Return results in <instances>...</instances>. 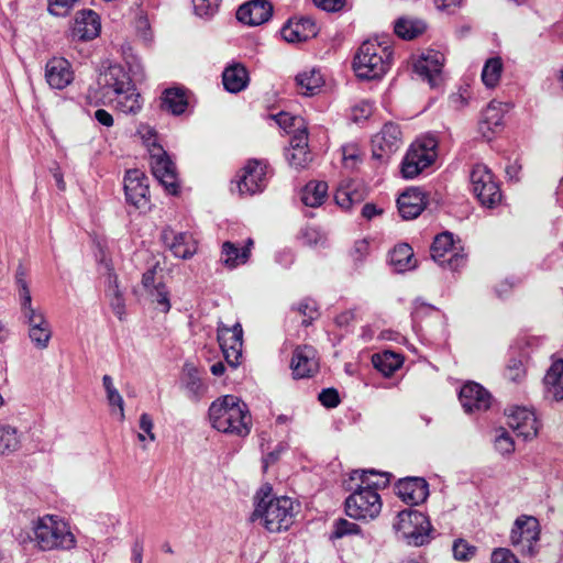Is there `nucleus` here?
I'll return each instance as SVG.
<instances>
[{
	"label": "nucleus",
	"instance_id": "nucleus-13",
	"mask_svg": "<svg viewBox=\"0 0 563 563\" xmlns=\"http://www.w3.org/2000/svg\"><path fill=\"white\" fill-rule=\"evenodd\" d=\"M400 128L393 122H388L373 137L372 156L379 163H387L393 154H395L400 148Z\"/></svg>",
	"mask_w": 563,
	"mask_h": 563
},
{
	"label": "nucleus",
	"instance_id": "nucleus-7",
	"mask_svg": "<svg viewBox=\"0 0 563 563\" xmlns=\"http://www.w3.org/2000/svg\"><path fill=\"white\" fill-rule=\"evenodd\" d=\"M146 144L150 148V164L154 177L173 195L177 194L178 181L174 163L167 153L156 144L155 134L146 129Z\"/></svg>",
	"mask_w": 563,
	"mask_h": 563
},
{
	"label": "nucleus",
	"instance_id": "nucleus-5",
	"mask_svg": "<svg viewBox=\"0 0 563 563\" xmlns=\"http://www.w3.org/2000/svg\"><path fill=\"white\" fill-rule=\"evenodd\" d=\"M33 531L34 542L42 551H69L76 547V538L69 526L57 516L38 518Z\"/></svg>",
	"mask_w": 563,
	"mask_h": 563
},
{
	"label": "nucleus",
	"instance_id": "nucleus-55",
	"mask_svg": "<svg viewBox=\"0 0 563 563\" xmlns=\"http://www.w3.org/2000/svg\"><path fill=\"white\" fill-rule=\"evenodd\" d=\"M78 0H49L48 11L53 15H66Z\"/></svg>",
	"mask_w": 563,
	"mask_h": 563
},
{
	"label": "nucleus",
	"instance_id": "nucleus-2",
	"mask_svg": "<svg viewBox=\"0 0 563 563\" xmlns=\"http://www.w3.org/2000/svg\"><path fill=\"white\" fill-rule=\"evenodd\" d=\"M209 420L219 432L238 438L247 437L252 428L247 405L233 395L222 396L211 404Z\"/></svg>",
	"mask_w": 563,
	"mask_h": 563
},
{
	"label": "nucleus",
	"instance_id": "nucleus-63",
	"mask_svg": "<svg viewBox=\"0 0 563 563\" xmlns=\"http://www.w3.org/2000/svg\"><path fill=\"white\" fill-rule=\"evenodd\" d=\"M372 112V107L368 102H363L353 108V115L355 120L368 118Z\"/></svg>",
	"mask_w": 563,
	"mask_h": 563
},
{
	"label": "nucleus",
	"instance_id": "nucleus-59",
	"mask_svg": "<svg viewBox=\"0 0 563 563\" xmlns=\"http://www.w3.org/2000/svg\"><path fill=\"white\" fill-rule=\"evenodd\" d=\"M509 379L516 382L525 375L523 364L518 360H512L507 367Z\"/></svg>",
	"mask_w": 563,
	"mask_h": 563
},
{
	"label": "nucleus",
	"instance_id": "nucleus-39",
	"mask_svg": "<svg viewBox=\"0 0 563 563\" xmlns=\"http://www.w3.org/2000/svg\"><path fill=\"white\" fill-rule=\"evenodd\" d=\"M328 192V184L324 181H310L302 189L301 200L311 208L320 207Z\"/></svg>",
	"mask_w": 563,
	"mask_h": 563
},
{
	"label": "nucleus",
	"instance_id": "nucleus-38",
	"mask_svg": "<svg viewBox=\"0 0 563 563\" xmlns=\"http://www.w3.org/2000/svg\"><path fill=\"white\" fill-rule=\"evenodd\" d=\"M499 106L500 103L493 100L488 103L483 113L479 129L483 135L486 137H489V134L494 133L495 129L503 124V113Z\"/></svg>",
	"mask_w": 563,
	"mask_h": 563
},
{
	"label": "nucleus",
	"instance_id": "nucleus-23",
	"mask_svg": "<svg viewBox=\"0 0 563 563\" xmlns=\"http://www.w3.org/2000/svg\"><path fill=\"white\" fill-rule=\"evenodd\" d=\"M273 14V5L266 0H251L236 11V19L247 25H261Z\"/></svg>",
	"mask_w": 563,
	"mask_h": 563
},
{
	"label": "nucleus",
	"instance_id": "nucleus-61",
	"mask_svg": "<svg viewBox=\"0 0 563 563\" xmlns=\"http://www.w3.org/2000/svg\"><path fill=\"white\" fill-rule=\"evenodd\" d=\"M156 267L157 265H154L143 274L142 285L146 289L147 294L150 290H153V286H157V284H155Z\"/></svg>",
	"mask_w": 563,
	"mask_h": 563
},
{
	"label": "nucleus",
	"instance_id": "nucleus-49",
	"mask_svg": "<svg viewBox=\"0 0 563 563\" xmlns=\"http://www.w3.org/2000/svg\"><path fill=\"white\" fill-rule=\"evenodd\" d=\"M342 159L346 168L354 170L361 163V151L354 145L343 146Z\"/></svg>",
	"mask_w": 563,
	"mask_h": 563
},
{
	"label": "nucleus",
	"instance_id": "nucleus-44",
	"mask_svg": "<svg viewBox=\"0 0 563 563\" xmlns=\"http://www.w3.org/2000/svg\"><path fill=\"white\" fill-rule=\"evenodd\" d=\"M20 446V438L15 428L0 426V453H11Z\"/></svg>",
	"mask_w": 563,
	"mask_h": 563
},
{
	"label": "nucleus",
	"instance_id": "nucleus-32",
	"mask_svg": "<svg viewBox=\"0 0 563 563\" xmlns=\"http://www.w3.org/2000/svg\"><path fill=\"white\" fill-rule=\"evenodd\" d=\"M547 396L554 399H563V360L552 363L544 376Z\"/></svg>",
	"mask_w": 563,
	"mask_h": 563
},
{
	"label": "nucleus",
	"instance_id": "nucleus-30",
	"mask_svg": "<svg viewBox=\"0 0 563 563\" xmlns=\"http://www.w3.org/2000/svg\"><path fill=\"white\" fill-rule=\"evenodd\" d=\"M113 96L115 108L122 113H137L142 109V98L133 81Z\"/></svg>",
	"mask_w": 563,
	"mask_h": 563
},
{
	"label": "nucleus",
	"instance_id": "nucleus-21",
	"mask_svg": "<svg viewBox=\"0 0 563 563\" xmlns=\"http://www.w3.org/2000/svg\"><path fill=\"white\" fill-rule=\"evenodd\" d=\"M490 394L477 383L465 384L460 391V401L468 413L485 411L490 407Z\"/></svg>",
	"mask_w": 563,
	"mask_h": 563
},
{
	"label": "nucleus",
	"instance_id": "nucleus-53",
	"mask_svg": "<svg viewBox=\"0 0 563 563\" xmlns=\"http://www.w3.org/2000/svg\"><path fill=\"white\" fill-rule=\"evenodd\" d=\"M184 372L188 378L187 388L194 393H198L201 389V380L196 366L194 364L186 363Z\"/></svg>",
	"mask_w": 563,
	"mask_h": 563
},
{
	"label": "nucleus",
	"instance_id": "nucleus-29",
	"mask_svg": "<svg viewBox=\"0 0 563 563\" xmlns=\"http://www.w3.org/2000/svg\"><path fill=\"white\" fill-rule=\"evenodd\" d=\"M163 240L178 258H189L197 252L195 243L186 233H176L173 230H165L163 232Z\"/></svg>",
	"mask_w": 563,
	"mask_h": 563
},
{
	"label": "nucleus",
	"instance_id": "nucleus-33",
	"mask_svg": "<svg viewBox=\"0 0 563 563\" xmlns=\"http://www.w3.org/2000/svg\"><path fill=\"white\" fill-rule=\"evenodd\" d=\"M162 108L174 115L183 114L188 107L186 91L179 87L167 88L162 93Z\"/></svg>",
	"mask_w": 563,
	"mask_h": 563
},
{
	"label": "nucleus",
	"instance_id": "nucleus-17",
	"mask_svg": "<svg viewBox=\"0 0 563 563\" xmlns=\"http://www.w3.org/2000/svg\"><path fill=\"white\" fill-rule=\"evenodd\" d=\"M507 424L518 437L532 440L538 434V420L534 412L525 407H516L507 413Z\"/></svg>",
	"mask_w": 563,
	"mask_h": 563
},
{
	"label": "nucleus",
	"instance_id": "nucleus-42",
	"mask_svg": "<svg viewBox=\"0 0 563 563\" xmlns=\"http://www.w3.org/2000/svg\"><path fill=\"white\" fill-rule=\"evenodd\" d=\"M277 124L287 133L295 134L300 132H308L303 118L299 115H291L287 112H279L273 115Z\"/></svg>",
	"mask_w": 563,
	"mask_h": 563
},
{
	"label": "nucleus",
	"instance_id": "nucleus-54",
	"mask_svg": "<svg viewBox=\"0 0 563 563\" xmlns=\"http://www.w3.org/2000/svg\"><path fill=\"white\" fill-rule=\"evenodd\" d=\"M490 563H520V561L509 549L497 548L492 552Z\"/></svg>",
	"mask_w": 563,
	"mask_h": 563
},
{
	"label": "nucleus",
	"instance_id": "nucleus-3",
	"mask_svg": "<svg viewBox=\"0 0 563 563\" xmlns=\"http://www.w3.org/2000/svg\"><path fill=\"white\" fill-rule=\"evenodd\" d=\"M297 505L287 496L262 498L255 505L252 521H260L269 533L287 531L295 522Z\"/></svg>",
	"mask_w": 563,
	"mask_h": 563
},
{
	"label": "nucleus",
	"instance_id": "nucleus-43",
	"mask_svg": "<svg viewBox=\"0 0 563 563\" xmlns=\"http://www.w3.org/2000/svg\"><path fill=\"white\" fill-rule=\"evenodd\" d=\"M334 200L338 206L347 210L351 209L355 203L362 202L363 195L362 192L354 189L352 185L347 184L340 186L336 189L334 194Z\"/></svg>",
	"mask_w": 563,
	"mask_h": 563
},
{
	"label": "nucleus",
	"instance_id": "nucleus-22",
	"mask_svg": "<svg viewBox=\"0 0 563 563\" xmlns=\"http://www.w3.org/2000/svg\"><path fill=\"white\" fill-rule=\"evenodd\" d=\"M286 159L289 166L296 170L308 168L312 156L308 148V132L295 133L290 140V146L286 151Z\"/></svg>",
	"mask_w": 563,
	"mask_h": 563
},
{
	"label": "nucleus",
	"instance_id": "nucleus-9",
	"mask_svg": "<svg viewBox=\"0 0 563 563\" xmlns=\"http://www.w3.org/2000/svg\"><path fill=\"white\" fill-rule=\"evenodd\" d=\"M470 178L472 190L483 207L494 209L501 203L500 187L486 165L476 164Z\"/></svg>",
	"mask_w": 563,
	"mask_h": 563
},
{
	"label": "nucleus",
	"instance_id": "nucleus-1",
	"mask_svg": "<svg viewBox=\"0 0 563 563\" xmlns=\"http://www.w3.org/2000/svg\"><path fill=\"white\" fill-rule=\"evenodd\" d=\"M371 475L385 477L387 474L374 470H356L351 473V481H358L356 488L345 499V514L361 521H371L378 517L382 511V499L376 488L379 482L369 478Z\"/></svg>",
	"mask_w": 563,
	"mask_h": 563
},
{
	"label": "nucleus",
	"instance_id": "nucleus-8",
	"mask_svg": "<svg viewBox=\"0 0 563 563\" xmlns=\"http://www.w3.org/2000/svg\"><path fill=\"white\" fill-rule=\"evenodd\" d=\"M438 143L432 137L416 141L407 151L401 163V175L406 179L417 177L424 168L434 163Z\"/></svg>",
	"mask_w": 563,
	"mask_h": 563
},
{
	"label": "nucleus",
	"instance_id": "nucleus-40",
	"mask_svg": "<svg viewBox=\"0 0 563 563\" xmlns=\"http://www.w3.org/2000/svg\"><path fill=\"white\" fill-rule=\"evenodd\" d=\"M412 257V249L404 243L394 247L389 255V262L395 271L405 272L415 267V264L411 262Z\"/></svg>",
	"mask_w": 563,
	"mask_h": 563
},
{
	"label": "nucleus",
	"instance_id": "nucleus-11",
	"mask_svg": "<svg viewBox=\"0 0 563 563\" xmlns=\"http://www.w3.org/2000/svg\"><path fill=\"white\" fill-rule=\"evenodd\" d=\"M430 251L432 260L444 269L455 272L466 263V255L454 247L453 234L450 232L438 234Z\"/></svg>",
	"mask_w": 563,
	"mask_h": 563
},
{
	"label": "nucleus",
	"instance_id": "nucleus-34",
	"mask_svg": "<svg viewBox=\"0 0 563 563\" xmlns=\"http://www.w3.org/2000/svg\"><path fill=\"white\" fill-rule=\"evenodd\" d=\"M220 261L228 269H234L249 261V247L240 249L234 243L225 241L221 247Z\"/></svg>",
	"mask_w": 563,
	"mask_h": 563
},
{
	"label": "nucleus",
	"instance_id": "nucleus-10",
	"mask_svg": "<svg viewBox=\"0 0 563 563\" xmlns=\"http://www.w3.org/2000/svg\"><path fill=\"white\" fill-rule=\"evenodd\" d=\"M541 528L533 516H519L510 531V543L521 555L534 556L538 552Z\"/></svg>",
	"mask_w": 563,
	"mask_h": 563
},
{
	"label": "nucleus",
	"instance_id": "nucleus-51",
	"mask_svg": "<svg viewBox=\"0 0 563 563\" xmlns=\"http://www.w3.org/2000/svg\"><path fill=\"white\" fill-rule=\"evenodd\" d=\"M453 555L459 561H467L474 556L476 548L470 545L466 541L459 539L453 544Z\"/></svg>",
	"mask_w": 563,
	"mask_h": 563
},
{
	"label": "nucleus",
	"instance_id": "nucleus-56",
	"mask_svg": "<svg viewBox=\"0 0 563 563\" xmlns=\"http://www.w3.org/2000/svg\"><path fill=\"white\" fill-rule=\"evenodd\" d=\"M318 398L327 408H335L340 404L339 393L335 388L322 389Z\"/></svg>",
	"mask_w": 563,
	"mask_h": 563
},
{
	"label": "nucleus",
	"instance_id": "nucleus-64",
	"mask_svg": "<svg viewBox=\"0 0 563 563\" xmlns=\"http://www.w3.org/2000/svg\"><path fill=\"white\" fill-rule=\"evenodd\" d=\"M112 308H113L115 314L119 317V319H122V316L124 313V302H123V298L119 290H115V292H114Z\"/></svg>",
	"mask_w": 563,
	"mask_h": 563
},
{
	"label": "nucleus",
	"instance_id": "nucleus-31",
	"mask_svg": "<svg viewBox=\"0 0 563 563\" xmlns=\"http://www.w3.org/2000/svg\"><path fill=\"white\" fill-rule=\"evenodd\" d=\"M249 80V73L242 64H233L227 67L222 74L223 86L231 93L244 90Z\"/></svg>",
	"mask_w": 563,
	"mask_h": 563
},
{
	"label": "nucleus",
	"instance_id": "nucleus-35",
	"mask_svg": "<svg viewBox=\"0 0 563 563\" xmlns=\"http://www.w3.org/2000/svg\"><path fill=\"white\" fill-rule=\"evenodd\" d=\"M374 367L384 376H391L404 363V357L391 351H385L372 356Z\"/></svg>",
	"mask_w": 563,
	"mask_h": 563
},
{
	"label": "nucleus",
	"instance_id": "nucleus-15",
	"mask_svg": "<svg viewBox=\"0 0 563 563\" xmlns=\"http://www.w3.org/2000/svg\"><path fill=\"white\" fill-rule=\"evenodd\" d=\"M132 81L131 76L123 66L119 64L109 65L98 74V90L96 92H101L103 97L117 95Z\"/></svg>",
	"mask_w": 563,
	"mask_h": 563
},
{
	"label": "nucleus",
	"instance_id": "nucleus-47",
	"mask_svg": "<svg viewBox=\"0 0 563 563\" xmlns=\"http://www.w3.org/2000/svg\"><path fill=\"white\" fill-rule=\"evenodd\" d=\"M148 296L164 313L170 310L168 291L162 282L157 283V286H153V290H150Z\"/></svg>",
	"mask_w": 563,
	"mask_h": 563
},
{
	"label": "nucleus",
	"instance_id": "nucleus-57",
	"mask_svg": "<svg viewBox=\"0 0 563 563\" xmlns=\"http://www.w3.org/2000/svg\"><path fill=\"white\" fill-rule=\"evenodd\" d=\"M107 399L111 408H117L119 410L120 420L123 421L125 419L124 401L118 389L114 388L107 391Z\"/></svg>",
	"mask_w": 563,
	"mask_h": 563
},
{
	"label": "nucleus",
	"instance_id": "nucleus-6",
	"mask_svg": "<svg viewBox=\"0 0 563 563\" xmlns=\"http://www.w3.org/2000/svg\"><path fill=\"white\" fill-rule=\"evenodd\" d=\"M394 530L410 545L421 547L429 542L431 523L427 516L417 510H404L397 516Z\"/></svg>",
	"mask_w": 563,
	"mask_h": 563
},
{
	"label": "nucleus",
	"instance_id": "nucleus-12",
	"mask_svg": "<svg viewBox=\"0 0 563 563\" xmlns=\"http://www.w3.org/2000/svg\"><path fill=\"white\" fill-rule=\"evenodd\" d=\"M217 339L225 362L232 368L241 364L243 349V329L236 322L232 327L225 325L222 321L217 323Z\"/></svg>",
	"mask_w": 563,
	"mask_h": 563
},
{
	"label": "nucleus",
	"instance_id": "nucleus-36",
	"mask_svg": "<svg viewBox=\"0 0 563 563\" xmlns=\"http://www.w3.org/2000/svg\"><path fill=\"white\" fill-rule=\"evenodd\" d=\"M296 82L305 96L316 95L323 86L322 75L316 68L303 70L296 76Z\"/></svg>",
	"mask_w": 563,
	"mask_h": 563
},
{
	"label": "nucleus",
	"instance_id": "nucleus-25",
	"mask_svg": "<svg viewBox=\"0 0 563 563\" xmlns=\"http://www.w3.org/2000/svg\"><path fill=\"white\" fill-rule=\"evenodd\" d=\"M282 36L289 43L307 41L318 34V27L310 18L289 20L282 29Z\"/></svg>",
	"mask_w": 563,
	"mask_h": 563
},
{
	"label": "nucleus",
	"instance_id": "nucleus-62",
	"mask_svg": "<svg viewBox=\"0 0 563 563\" xmlns=\"http://www.w3.org/2000/svg\"><path fill=\"white\" fill-rule=\"evenodd\" d=\"M95 118H96V120H97L100 124H102V125H104V126H107V128L112 126V125H113V122H114V121H113V117H112V114H111L110 112H108L107 110H104V109H99V110H97V111L95 112Z\"/></svg>",
	"mask_w": 563,
	"mask_h": 563
},
{
	"label": "nucleus",
	"instance_id": "nucleus-37",
	"mask_svg": "<svg viewBox=\"0 0 563 563\" xmlns=\"http://www.w3.org/2000/svg\"><path fill=\"white\" fill-rule=\"evenodd\" d=\"M427 29L422 20L399 18L394 25L395 33L402 40H413L421 35Z\"/></svg>",
	"mask_w": 563,
	"mask_h": 563
},
{
	"label": "nucleus",
	"instance_id": "nucleus-26",
	"mask_svg": "<svg viewBox=\"0 0 563 563\" xmlns=\"http://www.w3.org/2000/svg\"><path fill=\"white\" fill-rule=\"evenodd\" d=\"M444 56L438 51H429L423 54L413 65L415 71L427 79L431 86L437 84V80L442 71Z\"/></svg>",
	"mask_w": 563,
	"mask_h": 563
},
{
	"label": "nucleus",
	"instance_id": "nucleus-4",
	"mask_svg": "<svg viewBox=\"0 0 563 563\" xmlns=\"http://www.w3.org/2000/svg\"><path fill=\"white\" fill-rule=\"evenodd\" d=\"M391 62L393 52L389 46L367 40L361 44L354 56L353 69L362 80H378L388 73Z\"/></svg>",
	"mask_w": 563,
	"mask_h": 563
},
{
	"label": "nucleus",
	"instance_id": "nucleus-45",
	"mask_svg": "<svg viewBox=\"0 0 563 563\" xmlns=\"http://www.w3.org/2000/svg\"><path fill=\"white\" fill-rule=\"evenodd\" d=\"M362 534L360 526L349 521L347 519L340 518L334 521L333 529L330 534L331 540L342 539L347 536Z\"/></svg>",
	"mask_w": 563,
	"mask_h": 563
},
{
	"label": "nucleus",
	"instance_id": "nucleus-48",
	"mask_svg": "<svg viewBox=\"0 0 563 563\" xmlns=\"http://www.w3.org/2000/svg\"><path fill=\"white\" fill-rule=\"evenodd\" d=\"M494 445L496 451L503 455H510L515 452V442L504 428L497 430Z\"/></svg>",
	"mask_w": 563,
	"mask_h": 563
},
{
	"label": "nucleus",
	"instance_id": "nucleus-52",
	"mask_svg": "<svg viewBox=\"0 0 563 563\" xmlns=\"http://www.w3.org/2000/svg\"><path fill=\"white\" fill-rule=\"evenodd\" d=\"M154 422L148 413H142L140 417V429L142 432L139 433L137 438L141 442H144L146 438L150 441H155V434L153 432Z\"/></svg>",
	"mask_w": 563,
	"mask_h": 563
},
{
	"label": "nucleus",
	"instance_id": "nucleus-46",
	"mask_svg": "<svg viewBox=\"0 0 563 563\" xmlns=\"http://www.w3.org/2000/svg\"><path fill=\"white\" fill-rule=\"evenodd\" d=\"M16 283L20 288L21 309L23 314L37 310L32 306V296L23 272L16 274Z\"/></svg>",
	"mask_w": 563,
	"mask_h": 563
},
{
	"label": "nucleus",
	"instance_id": "nucleus-24",
	"mask_svg": "<svg viewBox=\"0 0 563 563\" xmlns=\"http://www.w3.org/2000/svg\"><path fill=\"white\" fill-rule=\"evenodd\" d=\"M47 84L54 89L66 88L74 79L70 64L63 57H53L45 67Z\"/></svg>",
	"mask_w": 563,
	"mask_h": 563
},
{
	"label": "nucleus",
	"instance_id": "nucleus-28",
	"mask_svg": "<svg viewBox=\"0 0 563 563\" xmlns=\"http://www.w3.org/2000/svg\"><path fill=\"white\" fill-rule=\"evenodd\" d=\"M101 24L98 14L91 10L81 11L75 19L71 29L73 37L80 41L92 40L100 33Z\"/></svg>",
	"mask_w": 563,
	"mask_h": 563
},
{
	"label": "nucleus",
	"instance_id": "nucleus-41",
	"mask_svg": "<svg viewBox=\"0 0 563 563\" xmlns=\"http://www.w3.org/2000/svg\"><path fill=\"white\" fill-rule=\"evenodd\" d=\"M503 73L501 58L490 57L486 60L482 70V81L487 88H495L500 80Z\"/></svg>",
	"mask_w": 563,
	"mask_h": 563
},
{
	"label": "nucleus",
	"instance_id": "nucleus-27",
	"mask_svg": "<svg viewBox=\"0 0 563 563\" xmlns=\"http://www.w3.org/2000/svg\"><path fill=\"white\" fill-rule=\"evenodd\" d=\"M398 210L405 220L417 218L427 207L426 195L418 188L402 192L397 199Z\"/></svg>",
	"mask_w": 563,
	"mask_h": 563
},
{
	"label": "nucleus",
	"instance_id": "nucleus-14",
	"mask_svg": "<svg viewBox=\"0 0 563 563\" xmlns=\"http://www.w3.org/2000/svg\"><path fill=\"white\" fill-rule=\"evenodd\" d=\"M144 173L133 169L129 170L124 178V191L126 200L141 210L150 209V189Z\"/></svg>",
	"mask_w": 563,
	"mask_h": 563
},
{
	"label": "nucleus",
	"instance_id": "nucleus-20",
	"mask_svg": "<svg viewBox=\"0 0 563 563\" xmlns=\"http://www.w3.org/2000/svg\"><path fill=\"white\" fill-rule=\"evenodd\" d=\"M290 368L295 378H308L319 371V361L313 347L298 346L292 354Z\"/></svg>",
	"mask_w": 563,
	"mask_h": 563
},
{
	"label": "nucleus",
	"instance_id": "nucleus-60",
	"mask_svg": "<svg viewBox=\"0 0 563 563\" xmlns=\"http://www.w3.org/2000/svg\"><path fill=\"white\" fill-rule=\"evenodd\" d=\"M368 244L366 241L362 240V241H357L355 243V246L351 253L353 260L357 263V262H362L364 260V257L366 256V254L368 253Z\"/></svg>",
	"mask_w": 563,
	"mask_h": 563
},
{
	"label": "nucleus",
	"instance_id": "nucleus-16",
	"mask_svg": "<svg viewBox=\"0 0 563 563\" xmlns=\"http://www.w3.org/2000/svg\"><path fill=\"white\" fill-rule=\"evenodd\" d=\"M266 164L258 159H250L242 169L238 181L241 196L254 195L265 187Z\"/></svg>",
	"mask_w": 563,
	"mask_h": 563
},
{
	"label": "nucleus",
	"instance_id": "nucleus-18",
	"mask_svg": "<svg viewBox=\"0 0 563 563\" xmlns=\"http://www.w3.org/2000/svg\"><path fill=\"white\" fill-rule=\"evenodd\" d=\"M29 325V338L38 350H45L52 339V328L41 309L23 314Z\"/></svg>",
	"mask_w": 563,
	"mask_h": 563
},
{
	"label": "nucleus",
	"instance_id": "nucleus-58",
	"mask_svg": "<svg viewBox=\"0 0 563 563\" xmlns=\"http://www.w3.org/2000/svg\"><path fill=\"white\" fill-rule=\"evenodd\" d=\"M314 4L327 12H338L341 11L346 0H313Z\"/></svg>",
	"mask_w": 563,
	"mask_h": 563
},
{
	"label": "nucleus",
	"instance_id": "nucleus-50",
	"mask_svg": "<svg viewBox=\"0 0 563 563\" xmlns=\"http://www.w3.org/2000/svg\"><path fill=\"white\" fill-rule=\"evenodd\" d=\"M221 0H192L194 11L199 16L213 15Z\"/></svg>",
	"mask_w": 563,
	"mask_h": 563
},
{
	"label": "nucleus",
	"instance_id": "nucleus-19",
	"mask_svg": "<svg viewBox=\"0 0 563 563\" xmlns=\"http://www.w3.org/2000/svg\"><path fill=\"white\" fill-rule=\"evenodd\" d=\"M399 498L408 505H420L429 496V485L423 477H405L396 483Z\"/></svg>",
	"mask_w": 563,
	"mask_h": 563
}]
</instances>
